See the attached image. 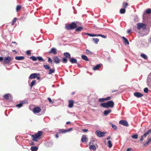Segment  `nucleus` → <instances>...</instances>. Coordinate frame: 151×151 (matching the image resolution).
<instances>
[{
    "label": "nucleus",
    "mask_w": 151,
    "mask_h": 151,
    "mask_svg": "<svg viewBox=\"0 0 151 151\" xmlns=\"http://www.w3.org/2000/svg\"><path fill=\"white\" fill-rule=\"evenodd\" d=\"M114 105V103L112 101H109L106 103H101L100 104L101 106L106 108H113Z\"/></svg>",
    "instance_id": "1"
},
{
    "label": "nucleus",
    "mask_w": 151,
    "mask_h": 151,
    "mask_svg": "<svg viewBox=\"0 0 151 151\" xmlns=\"http://www.w3.org/2000/svg\"><path fill=\"white\" fill-rule=\"evenodd\" d=\"M43 132L41 131H39L36 134L32 135V140L35 142L37 141V139L39 138L42 135Z\"/></svg>",
    "instance_id": "2"
},
{
    "label": "nucleus",
    "mask_w": 151,
    "mask_h": 151,
    "mask_svg": "<svg viewBox=\"0 0 151 151\" xmlns=\"http://www.w3.org/2000/svg\"><path fill=\"white\" fill-rule=\"evenodd\" d=\"M77 26V24L75 22H73L70 24L66 25L65 27L66 29L68 30L73 29L76 28Z\"/></svg>",
    "instance_id": "3"
},
{
    "label": "nucleus",
    "mask_w": 151,
    "mask_h": 151,
    "mask_svg": "<svg viewBox=\"0 0 151 151\" xmlns=\"http://www.w3.org/2000/svg\"><path fill=\"white\" fill-rule=\"evenodd\" d=\"M43 67L46 70H49L48 73V74L49 75L51 74L52 73H54L55 72V69L54 68L50 69L49 65H43Z\"/></svg>",
    "instance_id": "4"
},
{
    "label": "nucleus",
    "mask_w": 151,
    "mask_h": 151,
    "mask_svg": "<svg viewBox=\"0 0 151 151\" xmlns=\"http://www.w3.org/2000/svg\"><path fill=\"white\" fill-rule=\"evenodd\" d=\"M0 57V62H3L4 63L8 64L11 61V57Z\"/></svg>",
    "instance_id": "5"
},
{
    "label": "nucleus",
    "mask_w": 151,
    "mask_h": 151,
    "mask_svg": "<svg viewBox=\"0 0 151 151\" xmlns=\"http://www.w3.org/2000/svg\"><path fill=\"white\" fill-rule=\"evenodd\" d=\"M137 28L138 29H140L141 28H142L143 29L145 30L146 29V26L145 24L139 23L137 25Z\"/></svg>",
    "instance_id": "6"
},
{
    "label": "nucleus",
    "mask_w": 151,
    "mask_h": 151,
    "mask_svg": "<svg viewBox=\"0 0 151 151\" xmlns=\"http://www.w3.org/2000/svg\"><path fill=\"white\" fill-rule=\"evenodd\" d=\"M151 133V129L145 132L143 135L141 136L140 139V141L142 142L144 140V137H146L148 134Z\"/></svg>",
    "instance_id": "7"
},
{
    "label": "nucleus",
    "mask_w": 151,
    "mask_h": 151,
    "mask_svg": "<svg viewBox=\"0 0 151 151\" xmlns=\"http://www.w3.org/2000/svg\"><path fill=\"white\" fill-rule=\"evenodd\" d=\"M95 134L97 135L100 137H104L105 134H106V132H101L99 130H97L96 131Z\"/></svg>",
    "instance_id": "8"
},
{
    "label": "nucleus",
    "mask_w": 151,
    "mask_h": 151,
    "mask_svg": "<svg viewBox=\"0 0 151 151\" xmlns=\"http://www.w3.org/2000/svg\"><path fill=\"white\" fill-rule=\"evenodd\" d=\"M119 123L120 124H122L126 127H128L129 126V124L127 122L126 120H120L119 122Z\"/></svg>",
    "instance_id": "9"
},
{
    "label": "nucleus",
    "mask_w": 151,
    "mask_h": 151,
    "mask_svg": "<svg viewBox=\"0 0 151 151\" xmlns=\"http://www.w3.org/2000/svg\"><path fill=\"white\" fill-rule=\"evenodd\" d=\"M111 99L110 96L106 98H100L99 99V101L100 102H102L105 101L110 100Z\"/></svg>",
    "instance_id": "10"
},
{
    "label": "nucleus",
    "mask_w": 151,
    "mask_h": 151,
    "mask_svg": "<svg viewBox=\"0 0 151 151\" xmlns=\"http://www.w3.org/2000/svg\"><path fill=\"white\" fill-rule=\"evenodd\" d=\"M41 111V109L40 108L38 107H35L34 108L33 110V111L34 113H37Z\"/></svg>",
    "instance_id": "11"
},
{
    "label": "nucleus",
    "mask_w": 151,
    "mask_h": 151,
    "mask_svg": "<svg viewBox=\"0 0 151 151\" xmlns=\"http://www.w3.org/2000/svg\"><path fill=\"white\" fill-rule=\"evenodd\" d=\"M151 13V9H147L144 13L143 15V19H145V15L146 14H150Z\"/></svg>",
    "instance_id": "12"
},
{
    "label": "nucleus",
    "mask_w": 151,
    "mask_h": 151,
    "mask_svg": "<svg viewBox=\"0 0 151 151\" xmlns=\"http://www.w3.org/2000/svg\"><path fill=\"white\" fill-rule=\"evenodd\" d=\"M48 53L49 54L52 53L54 54L55 55L57 53L56 49L54 48H52L50 51L48 52Z\"/></svg>",
    "instance_id": "13"
},
{
    "label": "nucleus",
    "mask_w": 151,
    "mask_h": 151,
    "mask_svg": "<svg viewBox=\"0 0 151 151\" xmlns=\"http://www.w3.org/2000/svg\"><path fill=\"white\" fill-rule=\"evenodd\" d=\"M67 58L69 59L70 61L72 63H76L77 62V60L76 59L73 58H71V57H66Z\"/></svg>",
    "instance_id": "14"
},
{
    "label": "nucleus",
    "mask_w": 151,
    "mask_h": 151,
    "mask_svg": "<svg viewBox=\"0 0 151 151\" xmlns=\"http://www.w3.org/2000/svg\"><path fill=\"white\" fill-rule=\"evenodd\" d=\"M111 112V109H109L108 110H105L104 112V115L105 116H106L108 115Z\"/></svg>",
    "instance_id": "15"
},
{
    "label": "nucleus",
    "mask_w": 151,
    "mask_h": 151,
    "mask_svg": "<svg viewBox=\"0 0 151 151\" xmlns=\"http://www.w3.org/2000/svg\"><path fill=\"white\" fill-rule=\"evenodd\" d=\"M134 95L137 98L141 97L143 96V95L139 92H136L134 93Z\"/></svg>",
    "instance_id": "16"
},
{
    "label": "nucleus",
    "mask_w": 151,
    "mask_h": 151,
    "mask_svg": "<svg viewBox=\"0 0 151 151\" xmlns=\"http://www.w3.org/2000/svg\"><path fill=\"white\" fill-rule=\"evenodd\" d=\"M69 104L68 105L69 108H72L73 107L74 103V101L73 100H70L68 101Z\"/></svg>",
    "instance_id": "17"
},
{
    "label": "nucleus",
    "mask_w": 151,
    "mask_h": 151,
    "mask_svg": "<svg viewBox=\"0 0 151 151\" xmlns=\"http://www.w3.org/2000/svg\"><path fill=\"white\" fill-rule=\"evenodd\" d=\"M101 65V64H99L95 66L93 68L94 70H97L99 69Z\"/></svg>",
    "instance_id": "18"
},
{
    "label": "nucleus",
    "mask_w": 151,
    "mask_h": 151,
    "mask_svg": "<svg viewBox=\"0 0 151 151\" xmlns=\"http://www.w3.org/2000/svg\"><path fill=\"white\" fill-rule=\"evenodd\" d=\"M37 73H33L31 74L29 77L30 79H35L37 78Z\"/></svg>",
    "instance_id": "19"
},
{
    "label": "nucleus",
    "mask_w": 151,
    "mask_h": 151,
    "mask_svg": "<svg viewBox=\"0 0 151 151\" xmlns=\"http://www.w3.org/2000/svg\"><path fill=\"white\" fill-rule=\"evenodd\" d=\"M87 140V137L85 135H83L81 138V141L83 142H85Z\"/></svg>",
    "instance_id": "20"
},
{
    "label": "nucleus",
    "mask_w": 151,
    "mask_h": 151,
    "mask_svg": "<svg viewBox=\"0 0 151 151\" xmlns=\"http://www.w3.org/2000/svg\"><path fill=\"white\" fill-rule=\"evenodd\" d=\"M25 103V102L24 101H21L20 104L16 105V106L19 108H20L22 106L23 104Z\"/></svg>",
    "instance_id": "21"
},
{
    "label": "nucleus",
    "mask_w": 151,
    "mask_h": 151,
    "mask_svg": "<svg viewBox=\"0 0 151 151\" xmlns=\"http://www.w3.org/2000/svg\"><path fill=\"white\" fill-rule=\"evenodd\" d=\"M122 38L124 40V44H127V45H129V42L127 40L126 37H125L124 36H123L122 37Z\"/></svg>",
    "instance_id": "22"
},
{
    "label": "nucleus",
    "mask_w": 151,
    "mask_h": 151,
    "mask_svg": "<svg viewBox=\"0 0 151 151\" xmlns=\"http://www.w3.org/2000/svg\"><path fill=\"white\" fill-rule=\"evenodd\" d=\"M92 41L94 43H95L96 44H97L99 42V40L98 38H93L92 39Z\"/></svg>",
    "instance_id": "23"
},
{
    "label": "nucleus",
    "mask_w": 151,
    "mask_h": 151,
    "mask_svg": "<svg viewBox=\"0 0 151 151\" xmlns=\"http://www.w3.org/2000/svg\"><path fill=\"white\" fill-rule=\"evenodd\" d=\"M54 62L56 63H58L60 62V60L59 59L58 57H55L54 59Z\"/></svg>",
    "instance_id": "24"
},
{
    "label": "nucleus",
    "mask_w": 151,
    "mask_h": 151,
    "mask_svg": "<svg viewBox=\"0 0 151 151\" xmlns=\"http://www.w3.org/2000/svg\"><path fill=\"white\" fill-rule=\"evenodd\" d=\"M11 96V95L9 93L6 94L4 96V99L6 100H8L9 98Z\"/></svg>",
    "instance_id": "25"
},
{
    "label": "nucleus",
    "mask_w": 151,
    "mask_h": 151,
    "mask_svg": "<svg viewBox=\"0 0 151 151\" xmlns=\"http://www.w3.org/2000/svg\"><path fill=\"white\" fill-rule=\"evenodd\" d=\"M89 148L91 150H93L94 151L96 150V147L94 145H91L90 146Z\"/></svg>",
    "instance_id": "26"
},
{
    "label": "nucleus",
    "mask_w": 151,
    "mask_h": 151,
    "mask_svg": "<svg viewBox=\"0 0 151 151\" xmlns=\"http://www.w3.org/2000/svg\"><path fill=\"white\" fill-rule=\"evenodd\" d=\"M67 132L66 130L64 129H60L59 130L58 133L59 134L65 133Z\"/></svg>",
    "instance_id": "27"
},
{
    "label": "nucleus",
    "mask_w": 151,
    "mask_h": 151,
    "mask_svg": "<svg viewBox=\"0 0 151 151\" xmlns=\"http://www.w3.org/2000/svg\"><path fill=\"white\" fill-rule=\"evenodd\" d=\"M38 147H31V150L32 151H36L38 150Z\"/></svg>",
    "instance_id": "28"
},
{
    "label": "nucleus",
    "mask_w": 151,
    "mask_h": 151,
    "mask_svg": "<svg viewBox=\"0 0 151 151\" xmlns=\"http://www.w3.org/2000/svg\"><path fill=\"white\" fill-rule=\"evenodd\" d=\"M126 11L124 8H122L120 9V12L121 14H124L125 13Z\"/></svg>",
    "instance_id": "29"
},
{
    "label": "nucleus",
    "mask_w": 151,
    "mask_h": 151,
    "mask_svg": "<svg viewBox=\"0 0 151 151\" xmlns=\"http://www.w3.org/2000/svg\"><path fill=\"white\" fill-rule=\"evenodd\" d=\"M108 146L109 148H111L112 147V144L110 140H109L108 142Z\"/></svg>",
    "instance_id": "30"
},
{
    "label": "nucleus",
    "mask_w": 151,
    "mask_h": 151,
    "mask_svg": "<svg viewBox=\"0 0 151 151\" xmlns=\"http://www.w3.org/2000/svg\"><path fill=\"white\" fill-rule=\"evenodd\" d=\"M110 125L111 126L112 128L114 130H116V125L113 124L111 122L110 123Z\"/></svg>",
    "instance_id": "31"
},
{
    "label": "nucleus",
    "mask_w": 151,
    "mask_h": 151,
    "mask_svg": "<svg viewBox=\"0 0 151 151\" xmlns=\"http://www.w3.org/2000/svg\"><path fill=\"white\" fill-rule=\"evenodd\" d=\"M132 137L133 139H137L138 138V135L136 134H135L134 135H133L132 136Z\"/></svg>",
    "instance_id": "32"
},
{
    "label": "nucleus",
    "mask_w": 151,
    "mask_h": 151,
    "mask_svg": "<svg viewBox=\"0 0 151 151\" xmlns=\"http://www.w3.org/2000/svg\"><path fill=\"white\" fill-rule=\"evenodd\" d=\"M62 61L63 63H66L68 61L67 59L65 57H63L62 59Z\"/></svg>",
    "instance_id": "33"
},
{
    "label": "nucleus",
    "mask_w": 151,
    "mask_h": 151,
    "mask_svg": "<svg viewBox=\"0 0 151 151\" xmlns=\"http://www.w3.org/2000/svg\"><path fill=\"white\" fill-rule=\"evenodd\" d=\"M82 29L83 27H79L77 28L76 29V31H80L82 30Z\"/></svg>",
    "instance_id": "34"
},
{
    "label": "nucleus",
    "mask_w": 151,
    "mask_h": 151,
    "mask_svg": "<svg viewBox=\"0 0 151 151\" xmlns=\"http://www.w3.org/2000/svg\"><path fill=\"white\" fill-rule=\"evenodd\" d=\"M36 82V81L35 80H33L32 81L30 85L31 88L33 86L35 83Z\"/></svg>",
    "instance_id": "35"
},
{
    "label": "nucleus",
    "mask_w": 151,
    "mask_h": 151,
    "mask_svg": "<svg viewBox=\"0 0 151 151\" xmlns=\"http://www.w3.org/2000/svg\"><path fill=\"white\" fill-rule=\"evenodd\" d=\"M64 57H70V54L68 52H66L64 53Z\"/></svg>",
    "instance_id": "36"
},
{
    "label": "nucleus",
    "mask_w": 151,
    "mask_h": 151,
    "mask_svg": "<svg viewBox=\"0 0 151 151\" xmlns=\"http://www.w3.org/2000/svg\"><path fill=\"white\" fill-rule=\"evenodd\" d=\"M15 59L16 60H23L24 57H15Z\"/></svg>",
    "instance_id": "37"
},
{
    "label": "nucleus",
    "mask_w": 151,
    "mask_h": 151,
    "mask_svg": "<svg viewBox=\"0 0 151 151\" xmlns=\"http://www.w3.org/2000/svg\"><path fill=\"white\" fill-rule=\"evenodd\" d=\"M37 58L40 62L44 61V60L42 58V57H37Z\"/></svg>",
    "instance_id": "38"
},
{
    "label": "nucleus",
    "mask_w": 151,
    "mask_h": 151,
    "mask_svg": "<svg viewBox=\"0 0 151 151\" xmlns=\"http://www.w3.org/2000/svg\"><path fill=\"white\" fill-rule=\"evenodd\" d=\"M86 54H92V52H91L90 51L88 50H86Z\"/></svg>",
    "instance_id": "39"
},
{
    "label": "nucleus",
    "mask_w": 151,
    "mask_h": 151,
    "mask_svg": "<svg viewBox=\"0 0 151 151\" xmlns=\"http://www.w3.org/2000/svg\"><path fill=\"white\" fill-rule=\"evenodd\" d=\"M26 54L28 56H30L31 54V51L30 50H28L26 52Z\"/></svg>",
    "instance_id": "40"
},
{
    "label": "nucleus",
    "mask_w": 151,
    "mask_h": 151,
    "mask_svg": "<svg viewBox=\"0 0 151 151\" xmlns=\"http://www.w3.org/2000/svg\"><path fill=\"white\" fill-rule=\"evenodd\" d=\"M16 20H17V18H14L12 21V25H13L15 22H16Z\"/></svg>",
    "instance_id": "41"
},
{
    "label": "nucleus",
    "mask_w": 151,
    "mask_h": 151,
    "mask_svg": "<svg viewBox=\"0 0 151 151\" xmlns=\"http://www.w3.org/2000/svg\"><path fill=\"white\" fill-rule=\"evenodd\" d=\"M123 7L124 8H126L128 5L127 3H123Z\"/></svg>",
    "instance_id": "42"
},
{
    "label": "nucleus",
    "mask_w": 151,
    "mask_h": 151,
    "mask_svg": "<svg viewBox=\"0 0 151 151\" xmlns=\"http://www.w3.org/2000/svg\"><path fill=\"white\" fill-rule=\"evenodd\" d=\"M144 92L146 93H147L148 92V89L147 88H145L144 89Z\"/></svg>",
    "instance_id": "43"
},
{
    "label": "nucleus",
    "mask_w": 151,
    "mask_h": 151,
    "mask_svg": "<svg viewBox=\"0 0 151 151\" xmlns=\"http://www.w3.org/2000/svg\"><path fill=\"white\" fill-rule=\"evenodd\" d=\"M48 62L50 63L51 64H52V60L50 57H48Z\"/></svg>",
    "instance_id": "44"
},
{
    "label": "nucleus",
    "mask_w": 151,
    "mask_h": 151,
    "mask_svg": "<svg viewBox=\"0 0 151 151\" xmlns=\"http://www.w3.org/2000/svg\"><path fill=\"white\" fill-rule=\"evenodd\" d=\"M37 57H30V59H32L33 61H35L37 60Z\"/></svg>",
    "instance_id": "45"
},
{
    "label": "nucleus",
    "mask_w": 151,
    "mask_h": 151,
    "mask_svg": "<svg viewBox=\"0 0 151 151\" xmlns=\"http://www.w3.org/2000/svg\"><path fill=\"white\" fill-rule=\"evenodd\" d=\"M21 8V7L19 5L17 6L16 8V11L18 12L19 10Z\"/></svg>",
    "instance_id": "46"
},
{
    "label": "nucleus",
    "mask_w": 151,
    "mask_h": 151,
    "mask_svg": "<svg viewBox=\"0 0 151 151\" xmlns=\"http://www.w3.org/2000/svg\"><path fill=\"white\" fill-rule=\"evenodd\" d=\"M48 100H49V102L50 103H54V101H52V100L50 98H47Z\"/></svg>",
    "instance_id": "47"
},
{
    "label": "nucleus",
    "mask_w": 151,
    "mask_h": 151,
    "mask_svg": "<svg viewBox=\"0 0 151 151\" xmlns=\"http://www.w3.org/2000/svg\"><path fill=\"white\" fill-rule=\"evenodd\" d=\"M99 36H101V37H102V38H105V39L106 38V36H105L104 35H102L101 34H99Z\"/></svg>",
    "instance_id": "48"
},
{
    "label": "nucleus",
    "mask_w": 151,
    "mask_h": 151,
    "mask_svg": "<svg viewBox=\"0 0 151 151\" xmlns=\"http://www.w3.org/2000/svg\"><path fill=\"white\" fill-rule=\"evenodd\" d=\"M86 34L90 37H94V34H89V33H86Z\"/></svg>",
    "instance_id": "49"
},
{
    "label": "nucleus",
    "mask_w": 151,
    "mask_h": 151,
    "mask_svg": "<svg viewBox=\"0 0 151 151\" xmlns=\"http://www.w3.org/2000/svg\"><path fill=\"white\" fill-rule=\"evenodd\" d=\"M82 58L86 61H88L89 60L88 57H82Z\"/></svg>",
    "instance_id": "50"
},
{
    "label": "nucleus",
    "mask_w": 151,
    "mask_h": 151,
    "mask_svg": "<svg viewBox=\"0 0 151 151\" xmlns=\"http://www.w3.org/2000/svg\"><path fill=\"white\" fill-rule=\"evenodd\" d=\"M149 143L147 141L144 144V146H147Z\"/></svg>",
    "instance_id": "51"
},
{
    "label": "nucleus",
    "mask_w": 151,
    "mask_h": 151,
    "mask_svg": "<svg viewBox=\"0 0 151 151\" xmlns=\"http://www.w3.org/2000/svg\"><path fill=\"white\" fill-rule=\"evenodd\" d=\"M141 57H147V56L144 53H142L141 54Z\"/></svg>",
    "instance_id": "52"
},
{
    "label": "nucleus",
    "mask_w": 151,
    "mask_h": 151,
    "mask_svg": "<svg viewBox=\"0 0 151 151\" xmlns=\"http://www.w3.org/2000/svg\"><path fill=\"white\" fill-rule=\"evenodd\" d=\"M82 131L84 132H87L88 131V129H83V130H82Z\"/></svg>",
    "instance_id": "53"
},
{
    "label": "nucleus",
    "mask_w": 151,
    "mask_h": 151,
    "mask_svg": "<svg viewBox=\"0 0 151 151\" xmlns=\"http://www.w3.org/2000/svg\"><path fill=\"white\" fill-rule=\"evenodd\" d=\"M127 151H132V150L131 148H128L127 150Z\"/></svg>",
    "instance_id": "54"
},
{
    "label": "nucleus",
    "mask_w": 151,
    "mask_h": 151,
    "mask_svg": "<svg viewBox=\"0 0 151 151\" xmlns=\"http://www.w3.org/2000/svg\"><path fill=\"white\" fill-rule=\"evenodd\" d=\"M72 129V128H70L69 129H68L66 130L67 132H69V131H71Z\"/></svg>",
    "instance_id": "55"
},
{
    "label": "nucleus",
    "mask_w": 151,
    "mask_h": 151,
    "mask_svg": "<svg viewBox=\"0 0 151 151\" xmlns=\"http://www.w3.org/2000/svg\"><path fill=\"white\" fill-rule=\"evenodd\" d=\"M58 134H59V133L58 132L57 133V134H56V135H55V136L56 138H58L59 137V136Z\"/></svg>",
    "instance_id": "56"
},
{
    "label": "nucleus",
    "mask_w": 151,
    "mask_h": 151,
    "mask_svg": "<svg viewBox=\"0 0 151 151\" xmlns=\"http://www.w3.org/2000/svg\"><path fill=\"white\" fill-rule=\"evenodd\" d=\"M131 30L130 29H128L127 31V32L128 33H129L131 32Z\"/></svg>",
    "instance_id": "57"
},
{
    "label": "nucleus",
    "mask_w": 151,
    "mask_h": 151,
    "mask_svg": "<svg viewBox=\"0 0 151 151\" xmlns=\"http://www.w3.org/2000/svg\"><path fill=\"white\" fill-rule=\"evenodd\" d=\"M117 91V90H113L111 91L112 93L115 92Z\"/></svg>",
    "instance_id": "58"
},
{
    "label": "nucleus",
    "mask_w": 151,
    "mask_h": 151,
    "mask_svg": "<svg viewBox=\"0 0 151 151\" xmlns=\"http://www.w3.org/2000/svg\"><path fill=\"white\" fill-rule=\"evenodd\" d=\"M110 136H109L108 137H107L106 139L107 140H109L110 139Z\"/></svg>",
    "instance_id": "59"
},
{
    "label": "nucleus",
    "mask_w": 151,
    "mask_h": 151,
    "mask_svg": "<svg viewBox=\"0 0 151 151\" xmlns=\"http://www.w3.org/2000/svg\"><path fill=\"white\" fill-rule=\"evenodd\" d=\"M99 34H94V37L99 36Z\"/></svg>",
    "instance_id": "60"
},
{
    "label": "nucleus",
    "mask_w": 151,
    "mask_h": 151,
    "mask_svg": "<svg viewBox=\"0 0 151 151\" xmlns=\"http://www.w3.org/2000/svg\"><path fill=\"white\" fill-rule=\"evenodd\" d=\"M77 65L79 67H81V65H80L79 64V63H77Z\"/></svg>",
    "instance_id": "61"
},
{
    "label": "nucleus",
    "mask_w": 151,
    "mask_h": 151,
    "mask_svg": "<svg viewBox=\"0 0 151 151\" xmlns=\"http://www.w3.org/2000/svg\"><path fill=\"white\" fill-rule=\"evenodd\" d=\"M12 51L14 52H15V53H17V51H16V50H13Z\"/></svg>",
    "instance_id": "62"
},
{
    "label": "nucleus",
    "mask_w": 151,
    "mask_h": 151,
    "mask_svg": "<svg viewBox=\"0 0 151 151\" xmlns=\"http://www.w3.org/2000/svg\"><path fill=\"white\" fill-rule=\"evenodd\" d=\"M70 123V122H67L66 123V124H69Z\"/></svg>",
    "instance_id": "63"
},
{
    "label": "nucleus",
    "mask_w": 151,
    "mask_h": 151,
    "mask_svg": "<svg viewBox=\"0 0 151 151\" xmlns=\"http://www.w3.org/2000/svg\"><path fill=\"white\" fill-rule=\"evenodd\" d=\"M104 53H105V54H109L108 52H104Z\"/></svg>",
    "instance_id": "64"
}]
</instances>
